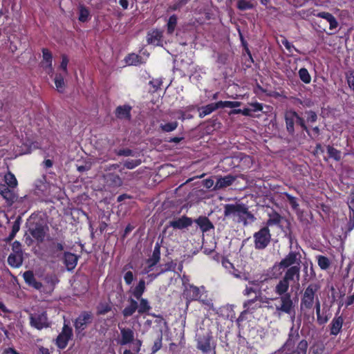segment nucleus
Listing matches in <instances>:
<instances>
[{
	"label": "nucleus",
	"instance_id": "13d9d810",
	"mask_svg": "<svg viewBox=\"0 0 354 354\" xmlns=\"http://www.w3.org/2000/svg\"><path fill=\"white\" fill-rule=\"evenodd\" d=\"M115 153L118 156H133V151L130 149H121L115 150Z\"/></svg>",
	"mask_w": 354,
	"mask_h": 354
},
{
	"label": "nucleus",
	"instance_id": "aec40b11",
	"mask_svg": "<svg viewBox=\"0 0 354 354\" xmlns=\"http://www.w3.org/2000/svg\"><path fill=\"white\" fill-rule=\"evenodd\" d=\"M106 185L111 188H118L123 184L121 177L115 173H107L104 175Z\"/></svg>",
	"mask_w": 354,
	"mask_h": 354
},
{
	"label": "nucleus",
	"instance_id": "6e6d98bb",
	"mask_svg": "<svg viewBox=\"0 0 354 354\" xmlns=\"http://www.w3.org/2000/svg\"><path fill=\"white\" fill-rule=\"evenodd\" d=\"M162 82L160 79H153L149 81V85L152 87V90L151 91L152 93L156 92L161 86Z\"/></svg>",
	"mask_w": 354,
	"mask_h": 354
},
{
	"label": "nucleus",
	"instance_id": "b1692460",
	"mask_svg": "<svg viewBox=\"0 0 354 354\" xmlns=\"http://www.w3.org/2000/svg\"><path fill=\"white\" fill-rule=\"evenodd\" d=\"M78 257L70 252H65L64 254V263L67 270L72 271L77 264Z\"/></svg>",
	"mask_w": 354,
	"mask_h": 354
},
{
	"label": "nucleus",
	"instance_id": "7ed1b4c3",
	"mask_svg": "<svg viewBox=\"0 0 354 354\" xmlns=\"http://www.w3.org/2000/svg\"><path fill=\"white\" fill-rule=\"evenodd\" d=\"M196 348L204 354L213 351L216 353V344L214 340L212 332L210 330L201 329L196 335Z\"/></svg>",
	"mask_w": 354,
	"mask_h": 354
},
{
	"label": "nucleus",
	"instance_id": "c9c22d12",
	"mask_svg": "<svg viewBox=\"0 0 354 354\" xmlns=\"http://www.w3.org/2000/svg\"><path fill=\"white\" fill-rule=\"evenodd\" d=\"M162 37V35L160 32L158 30H153L147 34V43L149 44L159 45L161 41Z\"/></svg>",
	"mask_w": 354,
	"mask_h": 354
},
{
	"label": "nucleus",
	"instance_id": "5701e85b",
	"mask_svg": "<svg viewBox=\"0 0 354 354\" xmlns=\"http://www.w3.org/2000/svg\"><path fill=\"white\" fill-rule=\"evenodd\" d=\"M314 15L317 17L322 18L329 23V29L334 30L337 29L339 26V23L337 19L330 12H319Z\"/></svg>",
	"mask_w": 354,
	"mask_h": 354
},
{
	"label": "nucleus",
	"instance_id": "864d4df0",
	"mask_svg": "<svg viewBox=\"0 0 354 354\" xmlns=\"http://www.w3.org/2000/svg\"><path fill=\"white\" fill-rule=\"evenodd\" d=\"M140 160H127L124 162V166L127 169H133L140 165Z\"/></svg>",
	"mask_w": 354,
	"mask_h": 354
},
{
	"label": "nucleus",
	"instance_id": "393cba45",
	"mask_svg": "<svg viewBox=\"0 0 354 354\" xmlns=\"http://www.w3.org/2000/svg\"><path fill=\"white\" fill-rule=\"evenodd\" d=\"M131 106L128 104L118 106L115 111V117L120 120H129L131 118Z\"/></svg>",
	"mask_w": 354,
	"mask_h": 354
},
{
	"label": "nucleus",
	"instance_id": "de8ad7c7",
	"mask_svg": "<svg viewBox=\"0 0 354 354\" xmlns=\"http://www.w3.org/2000/svg\"><path fill=\"white\" fill-rule=\"evenodd\" d=\"M54 82L58 91L62 92L65 87V83L63 75L61 74H56Z\"/></svg>",
	"mask_w": 354,
	"mask_h": 354
},
{
	"label": "nucleus",
	"instance_id": "ddd939ff",
	"mask_svg": "<svg viewBox=\"0 0 354 354\" xmlns=\"http://www.w3.org/2000/svg\"><path fill=\"white\" fill-rule=\"evenodd\" d=\"M268 218L266 223V226H268V228L270 226L276 225L280 227L281 230H284L282 225V223L284 221L286 223L285 227L290 230V222L276 210L272 209L270 212H268Z\"/></svg>",
	"mask_w": 354,
	"mask_h": 354
},
{
	"label": "nucleus",
	"instance_id": "3c124183",
	"mask_svg": "<svg viewBox=\"0 0 354 354\" xmlns=\"http://www.w3.org/2000/svg\"><path fill=\"white\" fill-rule=\"evenodd\" d=\"M283 195L286 196L287 201L290 205L291 207L293 209H297L299 207V204L297 203V198L288 194V192H284Z\"/></svg>",
	"mask_w": 354,
	"mask_h": 354
},
{
	"label": "nucleus",
	"instance_id": "72a5a7b5",
	"mask_svg": "<svg viewBox=\"0 0 354 354\" xmlns=\"http://www.w3.org/2000/svg\"><path fill=\"white\" fill-rule=\"evenodd\" d=\"M289 283H290L289 281H288L284 278H282L278 282L277 286H275V289H274L275 292L279 296H282L286 293H288V290L289 286H290Z\"/></svg>",
	"mask_w": 354,
	"mask_h": 354
},
{
	"label": "nucleus",
	"instance_id": "680f3d73",
	"mask_svg": "<svg viewBox=\"0 0 354 354\" xmlns=\"http://www.w3.org/2000/svg\"><path fill=\"white\" fill-rule=\"evenodd\" d=\"M68 63V59L66 55L62 56V62L60 64V68L63 70L65 74L67 73V66Z\"/></svg>",
	"mask_w": 354,
	"mask_h": 354
},
{
	"label": "nucleus",
	"instance_id": "f704fd0d",
	"mask_svg": "<svg viewBox=\"0 0 354 354\" xmlns=\"http://www.w3.org/2000/svg\"><path fill=\"white\" fill-rule=\"evenodd\" d=\"M48 187L46 176L43 175L35 180V188L37 193L44 194L47 191Z\"/></svg>",
	"mask_w": 354,
	"mask_h": 354
},
{
	"label": "nucleus",
	"instance_id": "f257e3e1",
	"mask_svg": "<svg viewBox=\"0 0 354 354\" xmlns=\"http://www.w3.org/2000/svg\"><path fill=\"white\" fill-rule=\"evenodd\" d=\"M224 216L236 218V222L242 223L245 226L248 224V220L253 222L256 219L254 214L243 203L225 204L224 205Z\"/></svg>",
	"mask_w": 354,
	"mask_h": 354
},
{
	"label": "nucleus",
	"instance_id": "39448f33",
	"mask_svg": "<svg viewBox=\"0 0 354 354\" xmlns=\"http://www.w3.org/2000/svg\"><path fill=\"white\" fill-rule=\"evenodd\" d=\"M139 300V304L137 301L130 298L129 299V305L126 306L122 311V313L124 317H129L133 315L136 310H138L140 315L149 313L151 309V307L147 299L140 297Z\"/></svg>",
	"mask_w": 354,
	"mask_h": 354
},
{
	"label": "nucleus",
	"instance_id": "5fc2aeb1",
	"mask_svg": "<svg viewBox=\"0 0 354 354\" xmlns=\"http://www.w3.org/2000/svg\"><path fill=\"white\" fill-rule=\"evenodd\" d=\"M295 122L297 124L299 125L301 127L303 131H305L308 135L310 134V131L308 127L306 124L305 120L302 117L299 116L298 113Z\"/></svg>",
	"mask_w": 354,
	"mask_h": 354
},
{
	"label": "nucleus",
	"instance_id": "0eeeda50",
	"mask_svg": "<svg viewBox=\"0 0 354 354\" xmlns=\"http://www.w3.org/2000/svg\"><path fill=\"white\" fill-rule=\"evenodd\" d=\"M320 286L317 283H311L307 286L301 299V309L310 310L313 308L315 299L317 297L316 294Z\"/></svg>",
	"mask_w": 354,
	"mask_h": 354
},
{
	"label": "nucleus",
	"instance_id": "423d86ee",
	"mask_svg": "<svg viewBox=\"0 0 354 354\" xmlns=\"http://www.w3.org/2000/svg\"><path fill=\"white\" fill-rule=\"evenodd\" d=\"M30 326L41 330L48 328L51 326V322L48 317V314L44 309H38L29 314Z\"/></svg>",
	"mask_w": 354,
	"mask_h": 354
},
{
	"label": "nucleus",
	"instance_id": "f3484780",
	"mask_svg": "<svg viewBox=\"0 0 354 354\" xmlns=\"http://www.w3.org/2000/svg\"><path fill=\"white\" fill-rule=\"evenodd\" d=\"M344 324V318L342 315H339V311L335 313V317L328 325L330 335L337 336L342 331Z\"/></svg>",
	"mask_w": 354,
	"mask_h": 354
},
{
	"label": "nucleus",
	"instance_id": "c756f323",
	"mask_svg": "<svg viewBox=\"0 0 354 354\" xmlns=\"http://www.w3.org/2000/svg\"><path fill=\"white\" fill-rule=\"evenodd\" d=\"M48 241L50 242L48 245L50 253L59 257L57 253H60L64 250L65 243L64 240H62L60 242H55L53 239H48Z\"/></svg>",
	"mask_w": 354,
	"mask_h": 354
},
{
	"label": "nucleus",
	"instance_id": "58836bf2",
	"mask_svg": "<svg viewBox=\"0 0 354 354\" xmlns=\"http://www.w3.org/2000/svg\"><path fill=\"white\" fill-rule=\"evenodd\" d=\"M326 149L329 158L334 159L335 161H339L342 159L341 151L335 149L331 145H328Z\"/></svg>",
	"mask_w": 354,
	"mask_h": 354
},
{
	"label": "nucleus",
	"instance_id": "69168bd1",
	"mask_svg": "<svg viewBox=\"0 0 354 354\" xmlns=\"http://www.w3.org/2000/svg\"><path fill=\"white\" fill-rule=\"evenodd\" d=\"M124 280L127 285H131L133 281V272L131 271H127L124 276Z\"/></svg>",
	"mask_w": 354,
	"mask_h": 354
},
{
	"label": "nucleus",
	"instance_id": "4be33fe9",
	"mask_svg": "<svg viewBox=\"0 0 354 354\" xmlns=\"http://www.w3.org/2000/svg\"><path fill=\"white\" fill-rule=\"evenodd\" d=\"M23 277L26 284L36 290H40L43 287L42 283L36 280L34 273L31 270L24 272Z\"/></svg>",
	"mask_w": 354,
	"mask_h": 354
},
{
	"label": "nucleus",
	"instance_id": "338daca9",
	"mask_svg": "<svg viewBox=\"0 0 354 354\" xmlns=\"http://www.w3.org/2000/svg\"><path fill=\"white\" fill-rule=\"evenodd\" d=\"M347 203L350 210H354V189L350 193Z\"/></svg>",
	"mask_w": 354,
	"mask_h": 354
},
{
	"label": "nucleus",
	"instance_id": "0e129e2a",
	"mask_svg": "<svg viewBox=\"0 0 354 354\" xmlns=\"http://www.w3.org/2000/svg\"><path fill=\"white\" fill-rule=\"evenodd\" d=\"M21 220V216H18L17 218V219L14 221L12 224L11 232H14V233L17 234L19 231Z\"/></svg>",
	"mask_w": 354,
	"mask_h": 354
},
{
	"label": "nucleus",
	"instance_id": "49530a36",
	"mask_svg": "<svg viewBox=\"0 0 354 354\" xmlns=\"http://www.w3.org/2000/svg\"><path fill=\"white\" fill-rule=\"evenodd\" d=\"M125 62L128 65H138L140 62V57L135 53L129 54L125 57Z\"/></svg>",
	"mask_w": 354,
	"mask_h": 354
},
{
	"label": "nucleus",
	"instance_id": "e433bc0d",
	"mask_svg": "<svg viewBox=\"0 0 354 354\" xmlns=\"http://www.w3.org/2000/svg\"><path fill=\"white\" fill-rule=\"evenodd\" d=\"M4 181L6 186L10 188H15L18 185L15 176L10 171L6 173L4 176Z\"/></svg>",
	"mask_w": 354,
	"mask_h": 354
},
{
	"label": "nucleus",
	"instance_id": "79ce46f5",
	"mask_svg": "<svg viewBox=\"0 0 354 354\" xmlns=\"http://www.w3.org/2000/svg\"><path fill=\"white\" fill-rule=\"evenodd\" d=\"M317 264L322 270H326L330 265V260L328 257L323 255L317 257Z\"/></svg>",
	"mask_w": 354,
	"mask_h": 354
},
{
	"label": "nucleus",
	"instance_id": "9b49d317",
	"mask_svg": "<svg viewBox=\"0 0 354 354\" xmlns=\"http://www.w3.org/2000/svg\"><path fill=\"white\" fill-rule=\"evenodd\" d=\"M48 226L41 221L30 223L28 231L31 236L39 243L44 241Z\"/></svg>",
	"mask_w": 354,
	"mask_h": 354
},
{
	"label": "nucleus",
	"instance_id": "bf43d9fd",
	"mask_svg": "<svg viewBox=\"0 0 354 354\" xmlns=\"http://www.w3.org/2000/svg\"><path fill=\"white\" fill-rule=\"evenodd\" d=\"M305 114L306 115V120L307 122L314 123L317 120V113L313 111H306L305 112Z\"/></svg>",
	"mask_w": 354,
	"mask_h": 354
},
{
	"label": "nucleus",
	"instance_id": "603ef678",
	"mask_svg": "<svg viewBox=\"0 0 354 354\" xmlns=\"http://www.w3.org/2000/svg\"><path fill=\"white\" fill-rule=\"evenodd\" d=\"M162 332H160V333L158 335V338L153 342V345L151 348V354H154L162 348Z\"/></svg>",
	"mask_w": 354,
	"mask_h": 354
},
{
	"label": "nucleus",
	"instance_id": "cd10ccee",
	"mask_svg": "<svg viewBox=\"0 0 354 354\" xmlns=\"http://www.w3.org/2000/svg\"><path fill=\"white\" fill-rule=\"evenodd\" d=\"M160 259V245L159 243H156L152 253V256L147 260L148 264V269L151 270L153 266H155Z\"/></svg>",
	"mask_w": 354,
	"mask_h": 354
},
{
	"label": "nucleus",
	"instance_id": "dca6fc26",
	"mask_svg": "<svg viewBox=\"0 0 354 354\" xmlns=\"http://www.w3.org/2000/svg\"><path fill=\"white\" fill-rule=\"evenodd\" d=\"M183 295L187 306L193 301H200L201 296L199 288L193 284H188L185 287Z\"/></svg>",
	"mask_w": 354,
	"mask_h": 354
},
{
	"label": "nucleus",
	"instance_id": "a19ab883",
	"mask_svg": "<svg viewBox=\"0 0 354 354\" xmlns=\"http://www.w3.org/2000/svg\"><path fill=\"white\" fill-rule=\"evenodd\" d=\"M90 16V12L88 9L84 6H80L79 7V17L80 21L84 23L88 21Z\"/></svg>",
	"mask_w": 354,
	"mask_h": 354
},
{
	"label": "nucleus",
	"instance_id": "a211bd4d",
	"mask_svg": "<svg viewBox=\"0 0 354 354\" xmlns=\"http://www.w3.org/2000/svg\"><path fill=\"white\" fill-rule=\"evenodd\" d=\"M297 116V113L294 110H289L285 113L284 119L286 122V131L289 135L295 134V124Z\"/></svg>",
	"mask_w": 354,
	"mask_h": 354
},
{
	"label": "nucleus",
	"instance_id": "a878e982",
	"mask_svg": "<svg viewBox=\"0 0 354 354\" xmlns=\"http://www.w3.org/2000/svg\"><path fill=\"white\" fill-rule=\"evenodd\" d=\"M120 329L121 338L120 339V345H127L132 343L134 340V332L130 328H122Z\"/></svg>",
	"mask_w": 354,
	"mask_h": 354
},
{
	"label": "nucleus",
	"instance_id": "c03bdc74",
	"mask_svg": "<svg viewBox=\"0 0 354 354\" xmlns=\"http://www.w3.org/2000/svg\"><path fill=\"white\" fill-rule=\"evenodd\" d=\"M112 308L109 304L107 303H100L97 306V315H104L111 310Z\"/></svg>",
	"mask_w": 354,
	"mask_h": 354
},
{
	"label": "nucleus",
	"instance_id": "bb28decb",
	"mask_svg": "<svg viewBox=\"0 0 354 354\" xmlns=\"http://www.w3.org/2000/svg\"><path fill=\"white\" fill-rule=\"evenodd\" d=\"M194 222H195L199 226L203 233L214 229L213 223L207 216H200L198 218L195 219Z\"/></svg>",
	"mask_w": 354,
	"mask_h": 354
},
{
	"label": "nucleus",
	"instance_id": "4468645a",
	"mask_svg": "<svg viewBox=\"0 0 354 354\" xmlns=\"http://www.w3.org/2000/svg\"><path fill=\"white\" fill-rule=\"evenodd\" d=\"M193 222V219L187 216H182L178 218H175L168 222V223L165 225L163 232H165L166 230L168 229L169 227H172L175 230H182L183 229L190 227L192 225Z\"/></svg>",
	"mask_w": 354,
	"mask_h": 354
},
{
	"label": "nucleus",
	"instance_id": "a18cd8bd",
	"mask_svg": "<svg viewBox=\"0 0 354 354\" xmlns=\"http://www.w3.org/2000/svg\"><path fill=\"white\" fill-rule=\"evenodd\" d=\"M178 18L176 15H172L169 17L167 22V33L172 34L177 25Z\"/></svg>",
	"mask_w": 354,
	"mask_h": 354
},
{
	"label": "nucleus",
	"instance_id": "20e7f679",
	"mask_svg": "<svg viewBox=\"0 0 354 354\" xmlns=\"http://www.w3.org/2000/svg\"><path fill=\"white\" fill-rule=\"evenodd\" d=\"M93 314L90 310H83L73 321V326L77 338L82 339L86 335L85 330L92 324Z\"/></svg>",
	"mask_w": 354,
	"mask_h": 354
},
{
	"label": "nucleus",
	"instance_id": "052dcab7",
	"mask_svg": "<svg viewBox=\"0 0 354 354\" xmlns=\"http://www.w3.org/2000/svg\"><path fill=\"white\" fill-rule=\"evenodd\" d=\"M281 44L286 47V48L288 50L289 53H292V49L298 51L294 46V45L288 41V40L286 37H283L281 39Z\"/></svg>",
	"mask_w": 354,
	"mask_h": 354
},
{
	"label": "nucleus",
	"instance_id": "09e8293b",
	"mask_svg": "<svg viewBox=\"0 0 354 354\" xmlns=\"http://www.w3.org/2000/svg\"><path fill=\"white\" fill-rule=\"evenodd\" d=\"M178 125V122L174 121V122H168V123H166L164 124H161L160 125V128L162 131L169 133V132H171V131H174L177 128Z\"/></svg>",
	"mask_w": 354,
	"mask_h": 354
},
{
	"label": "nucleus",
	"instance_id": "4c0bfd02",
	"mask_svg": "<svg viewBox=\"0 0 354 354\" xmlns=\"http://www.w3.org/2000/svg\"><path fill=\"white\" fill-rule=\"evenodd\" d=\"M145 290V281L143 279H140L135 287L133 291V295L137 299H140L142 297L144 292Z\"/></svg>",
	"mask_w": 354,
	"mask_h": 354
},
{
	"label": "nucleus",
	"instance_id": "f8f14e48",
	"mask_svg": "<svg viewBox=\"0 0 354 354\" xmlns=\"http://www.w3.org/2000/svg\"><path fill=\"white\" fill-rule=\"evenodd\" d=\"M73 336L72 328L67 324H64L61 333L57 335L55 339V344L59 349H64L70 339Z\"/></svg>",
	"mask_w": 354,
	"mask_h": 354
},
{
	"label": "nucleus",
	"instance_id": "7c9ffc66",
	"mask_svg": "<svg viewBox=\"0 0 354 354\" xmlns=\"http://www.w3.org/2000/svg\"><path fill=\"white\" fill-rule=\"evenodd\" d=\"M22 263L23 254L10 253L8 257V263L12 268H19Z\"/></svg>",
	"mask_w": 354,
	"mask_h": 354
},
{
	"label": "nucleus",
	"instance_id": "f03ea898",
	"mask_svg": "<svg viewBox=\"0 0 354 354\" xmlns=\"http://www.w3.org/2000/svg\"><path fill=\"white\" fill-rule=\"evenodd\" d=\"M299 338L297 330L292 326L288 333V337L284 344L279 349L281 354H306L308 342L306 339H301L297 344L295 350H293L295 343Z\"/></svg>",
	"mask_w": 354,
	"mask_h": 354
},
{
	"label": "nucleus",
	"instance_id": "ea45409f",
	"mask_svg": "<svg viewBox=\"0 0 354 354\" xmlns=\"http://www.w3.org/2000/svg\"><path fill=\"white\" fill-rule=\"evenodd\" d=\"M259 300V297L256 296L254 299H248L243 303V308L249 311L250 310H254L261 307L259 304H255V302Z\"/></svg>",
	"mask_w": 354,
	"mask_h": 354
},
{
	"label": "nucleus",
	"instance_id": "9d476101",
	"mask_svg": "<svg viewBox=\"0 0 354 354\" xmlns=\"http://www.w3.org/2000/svg\"><path fill=\"white\" fill-rule=\"evenodd\" d=\"M301 254L299 251L290 250L278 263L279 270H286L294 266H301Z\"/></svg>",
	"mask_w": 354,
	"mask_h": 354
},
{
	"label": "nucleus",
	"instance_id": "412c9836",
	"mask_svg": "<svg viewBox=\"0 0 354 354\" xmlns=\"http://www.w3.org/2000/svg\"><path fill=\"white\" fill-rule=\"evenodd\" d=\"M283 278L286 279L288 281H298L300 278L301 266H294L289 268H286Z\"/></svg>",
	"mask_w": 354,
	"mask_h": 354
},
{
	"label": "nucleus",
	"instance_id": "8fccbe9b",
	"mask_svg": "<svg viewBox=\"0 0 354 354\" xmlns=\"http://www.w3.org/2000/svg\"><path fill=\"white\" fill-rule=\"evenodd\" d=\"M253 8L254 5L250 1L246 0H238L237 1V8L240 10H247Z\"/></svg>",
	"mask_w": 354,
	"mask_h": 354
},
{
	"label": "nucleus",
	"instance_id": "774afa93",
	"mask_svg": "<svg viewBox=\"0 0 354 354\" xmlns=\"http://www.w3.org/2000/svg\"><path fill=\"white\" fill-rule=\"evenodd\" d=\"M250 106L252 107V109H251L252 112L261 111L263 110V104L261 103L256 102L252 103Z\"/></svg>",
	"mask_w": 354,
	"mask_h": 354
},
{
	"label": "nucleus",
	"instance_id": "37998d69",
	"mask_svg": "<svg viewBox=\"0 0 354 354\" xmlns=\"http://www.w3.org/2000/svg\"><path fill=\"white\" fill-rule=\"evenodd\" d=\"M299 77L300 80L305 84H310L311 82V76L308 71L306 68H301L299 70Z\"/></svg>",
	"mask_w": 354,
	"mask_h": 354
},
{
	"label": "nucleus",
	"instance_id": "c85d7f7f",
	"mask_svg": "<svg viewBox=\"0 0 354 354\" xmlns=\"http://www.w3.org/2000/svg\"><path fill=\"white\" fill-rule=\"evenodd\" d=\"M314 304L317 315V322L319 325H324L328 322L330 317L326 313L324 315V312L322 313V314L321 313V304L318 297L316 298V301H315Z\"/></svg>",
	"mask_w": 354,
	"mask_h": 354
},
{
	"label": "nucleus",
	"instance_id": "6e6552de",
	"mask_svg": "<svg viewBox=\"0 0 354 354\" xmlns=\"http://www.w3.org/2000/svg\"><path fill=\"white\" fill-rule=\"evenodd\" d=\"M241 104V102L239 101H218L215 103H211L202 106L199 109L198 116L199 118H203L218 109H223L225 107L236 108L240 106Z\"/></svg>",
	"mask_w": 354,
	"mask_h": 354
},
{
	"label": "nucleus",
	"instance_id": "2eb2a0df",
	"mask_svg": "<svg viewBox=\"0 0 354 354\" xmlns=\"http://www.w3.org/2000/svg\"><path fill=\"white\" fill-rule=\"evenodd\" d=\"M281 305L277 306V311L288 315L295 314V305L292 301L290 293H286L280 297Z\"/></svg>",
	"mask_w": 354,
	"mask_h": 354
},
{
	"label": "nucleus",
	"instance_id": "1a4fd4ad",
	"mask_svg": "<svg viewBox=\"0 0 354 354\" xmlns=\"http://www.w3.org/2000/svg\"><path fill=\"white\" fill-rule=\"evenodd\" d=\"M272 234L268 226L262 227L253 234L254 248L258 250L266 249L270 243Z\"/></svg>",
	"mask_w": 354,
	"mask_h": 354
},
{
	"label": "nucleus",
	"instance_id": "2f4dec72",
	"mask_svg": "<svg viewBox=\"0 0 354 354\" xmlns=\"http://www.w3.org/2000/svg\"><path fill=\"white\" fill-rule=\"evenodd\" d=\"M42 55H43V61L42 64L44 68L48 69L49 72H52V61H53V55L51 52L47 48L42 49Z\"/></svg>",
	"mask_w": 354,
	"mask_h": 354
},
{
	"label": "nucleus",
	"instance_id": "e2e57ef3",
	"mask_svg": "<svg viewBox=\"0 0 354 354\" xmlns=\"http://www.w3.org/2000/svg\"><path fill=\"white\" fill-rule=\"evenodd\" d=\"M12 249L13 252L12 253H17V254H23L22 250H21V245L19 241H15L13 242L12 245Z\"/></svg>",
	"mask_w": 354,
	"mask_h": 354
},
{
	"label": "nucleus",
	"instance_id": "6ab92c4d",
	"mask_svg": "<svg viewBox=\"0 0 354 354\" xmlns=\"http://www.w3.org/2000/svg\"><path fill=\"white\" fill-rule=\"evenodd\" d=\"M6 185H0V194L6 200L8 206H11L17 201V195Z\"/></svg>",
	"mask_w": 354,
	"mask_h": 354
},
{
	"label": "nucleus",
	"instance_id": "4d7b16f0",
	"mask_svg": "<svg viewBox=\"0 0 354 354\" xmlns=\"http://www.w3.org/2000/svg\"><path fill=\"white\" fill-rule=\"evenodd\" d=\"M176 267V263L173 262L172 261L170 262H167L163 265V268H162L159 274H162L169 271H174Z\"/></svg>",
	"mask_w": 354,
	"mask_h": 354
},
{
	"label": "nucleus",
	"instance_id": "473e14b6",
	"mask_svg": "<svg viewBox=\"0 0 354 354\" xmlns=\"http://www.w3.org/2000/svg\"><path fill=\"white\" fill-rule=\"evenodd\" d=\"M236 180V177L229 174L217 179L216 187L218 188H225L230 186Z\"/></svg>",
	"mask_w": 354,
	"mask_h": 354
}]
</instances>
